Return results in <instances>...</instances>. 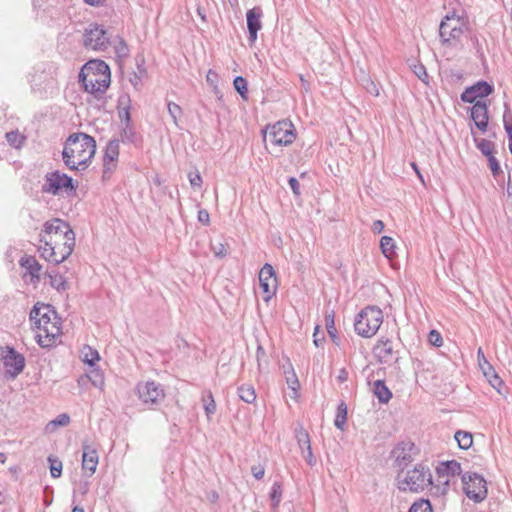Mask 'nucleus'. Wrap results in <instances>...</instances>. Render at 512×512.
Segmentation results:
<instances>
[{
  "instance_id": "nucleus-52",
  "label": "nucleus",
  "mask_w": 512,
  "mask_h": 512,
  "mask_svg": "<svg viewBox=\"0 0 512 512\" xmlns=\"http://www.w3.org/2000/svg\"><path fill=\"white\" fill-rule=\"evenodd\" d=\"M415 75L424 83H428L429 76L426 72V68L422 64L414 66Z\"/></svg>"
},
{
  "instance_id": "nucleus-15",
  "label": "nucleus",
  "mask_w": 512,
  "mask_h": 512,
  "mask_svg": "<svg viewBox=\"0 0 512 512\" xmlns=\"http://www.w3.org/2000/svg\"><path fill=\"white\" fill-rule=\"evenodd\" d=\"M439 34L443 44L449 43L452 39H459L463 34V28L460 19L447 15L440 23Z\"/></svg>"
},
{
  "instance_id": "nucleus-58",
  "label": "nucleus",
  "mask_w": 512,
  "mask_h": 512,
  "mask_svg": "<svg viewBox=\"0 0 512 512\" xmlns=\"http://www.w3.org/2000/svg\"><path fill=\"white\" fill-rule=\"evenodd\" d=\"M288 184H289L290 188L292 189L293 193L296 196H299L301 194V192H300V184H299L298 180L295 177H290L288 179Z\"/></svg>"
},
{
  "instance_id": "nucleus-13",
  "label": "nucleus",
  "mask_w": 512,
  "mask_h": 512,
  "mask_svg": "<svg viewBox=\"0 0 512 512\" xmlns=\"http://www.w3.org/2000/svg\"><path fill=\"white\" fill-rule=\"evenodd\" d=\"M107 31L98 24H90L85 30L83 44L93 50H105L109 45Z\"/></svg>"
},
{
  "instance_id": "nucleus-27",
  "label": "nucleus",
  "mask_w": 512,
  "mask_h": 512,
  "mask_svg": "<svg viewBox=\"0 0 512 512\" xmlns=\"http://www.w3.org/2000/svg\"><path fill=\"white\" fill-rule=\"evenodd\" d=\"M380 249L383 255L388 259H393L396 256L395 241L389 236H383L381 238Z\"/></svg>"
},
{
  "instance_id": "nucleus-3",
  "label": "nucleus",
  "mask_w": 512,
  "mask_h": 512,
  "mask_svg": "<svg viewBox=\"0 0 512 512\" xmlns=\"http://www.w3.org/2000/svg\"><path fill=\"white\" fill-rule=\"evenodd\" d=\"M79 82L87 93L101 99L110 86V68L102 60L89 61L79 73Z\"/></svg>"
},
{
  "instance_id": "nucleus-50",
  "label": "nucleus",
  "mask_w": 512,
  "mask_h": 512,
  "mask_svg": "<svg viewBox=\"0 0 512 512\" xmlns=\"http://www.w3.org/2000/svg\"><path fill=\"white\" fill-rule=\"evenodd\" d=\"M488 165L491 170V173L494 177H497L502 171L499 165L498 160L495 158L494 154L487 157Z\"/></svg>"
},
{
  "instance_id": "nucleus-39",
  "label": "nucleus",
  "mask_w": 512,
  "mask_h": 512,
  "mask_svg": "<svg viewBox=\"0 0 512 512\" xmlns=\"http://www.w3.org/2000/svg\"><path fill=\"white\" fill-rule=\"evenodd\" d=\"M282 499V485L279 482H274L272 485L271 493H270V500L272 503V507L276 509Z\"/></svg>"
},
{
  "instance_id": "nucleus-35",
  "label": "nucleus",
  "mask_w": 512,
  "mask_h": 512,
  "mask_svg": "<svg viewBox=\"0 0 512 512\" xmlns=\"http://www.w3.org/2000/svg\"><path fill=\"white\" fill-rule=\"evenodd\" d=\"M347 421V405L344 402H341L337 407V414L334 420V425L343 430Z\"/></svg>"
},
{
  "instance_id": "nucleus-61",
  "label": "nucleus",
  "mask_w": 512,
  "mask_h": 512,
  "mask_svg": "<svg viewBox=\"0 0 512 512\" xmlns=\"http://www.w3.org/2000/svg\"><path fill=\"white\" fill-rule=\"evenodd\" d=\"M325 341L324 335L322 334L321 337L319 336V326L315 327L314 334H313V342L316 347H320L323 342Z\"/></svg>"
},
{
  "instance_id": "nucleus-9",
  "label": "nucleus",
  "mask_w": 512,
  "mask_h": 512,
  "mask_svg": "<svg viewBox=\"0 0 512 512\" xmlns=\"http://www.w3.org/2000/svg\"><path fill=\"white\" fill-rule=\"evenodd\" d=\"M0 361L8 378H16L25 368V357L10 346L0 347Z\"/></svg>"
},
{
  "instance_id": "nucleus-32",
  "label": "nucleus",
  "mask_w": 512,
  "mask_h": 512,
  "mask_svg": "<svg viewBox=\"0 0 512 512\" xmlns=\"http://www.w3.org/2000/svg\"><path fill=\"white\" fill-rule=\"evenodd\" d=\"M325 326L326 330L331 337L332 341L338 345L337 329L335 327L334 311L327 312L325 315Z\"/></svg>"
},
{
  "instance_id": "nucleus-31",
  "label": "nucleus",
  "mask_w": 512,
  "mask_h": 512,
  "mask_svg": "<svg viewBox=\"0 0 512 512\" xmlns=\"http://www.w3.org/2000/svg\"><path fill=\"white\" fill-rule=\"evenodd\" d=\"M474 142L484 156L488 157L494 154L495 144L492 141L474 137Z\"/></svg>"
},
{
  "instance_id": "nucleus-26",
  "label": "nucleus",
  "mask_w": 512,
  "mask_h": 512,
  "mask_svg": "<svg viewBox=\"0 0 512 512\" xmlns=\"http://www.w3.org/2000/svg\"><path fill=\"white\" fill-rule=\"evenodd\" d=\"M20 265L25 268L31 275L32 279H40V270L42 266L36 260L34 256H25L20 260Z\"/></svg>"
},
{
  "instance_id": "nucleus-36",
  "label": "nucleus",
  "mask_w": 512,
  "mask_h": 512,
  "mask_svg": "<svg viewBox=\"0 0 512 512\" xmlns=\"http://www.w3.org/2000/svg\"><path fill=\"white\" fill-rule=\"evenodd\" d=\"M295 434L298 445L303 452L311 447L309 434L303 427L296 429Z\"/></svg>"
},
{
  "instance_id": "nucleus-30",
  "label": "nucleus",
  "mask_w": 512,
  "mask_h": 512,
  "mask_svg": "<svg viewBox=\"0 0 512 512\" xmlns=\"http://www.w3.org/2000/svg\"><path fill=\"white\" fill-rule=\"evenodd\" d=\"M239 398L246 403H253L256 400L255 389L252 385H241L238 388Z\"/></svg>"
},
{
  "instance_id": "nucleus-24",
  "label": "nucleus",
  "mask_w": 512,
  "mask_h": 512,
  "mask_svg": "<svg viewBox=\"0 0 512 512\" xmlns=\"http://www.w3.org/2000/svg\"><path fill=\"white\" fill-rule=\"evenodd\" d=\"M75 247V240L72 241H64L62 244H59V248H55L56 255L52 258V263L58 265L65 261L73 252Z\"/></svg>"
},
{
  "instance_id": "nucleus-57",
  "label": "nucleus",
  "mask_w": 512,
  "mask_h": 512,
  "mask_svg": "<svg viewBox=\"0 0 512 512\" xmlns=\"http://www.w3.org/2000/svg\"><path fill=\"white\" fill-rule=\"evenodd\" d=\"M188 177L192 187H200L202 185V177L198 172L189 173Z\"/></svg>"
},
{
  "instance_id": "nucleus-6",
  "label": "nucleus",
  "mask_w": 512,
  "mask_h": 512,
  "mask_svg": "<svg viewBox=\"0 0 512 512\" xmlns=\"http://www.w3.org/2000/svg\"><path fill=\"white\" fill-rule=\"evenodd\" d=\"M39 236L40 242L45 243L46 246H59L58 236L66 238L65 241L75 240V233L69 223L59 218L46 221Z\"/></svg>"
},
{
  "instance_id": "nucleus-59",
  "label": "nucleus",
  "mask_w": 512,
  "mask_h": 512,
  "mask_svg": "<svg viewBox=\"0 0 512 512\" xmlns=\"http://www.w3.org/2000/svg\"><path fill=\"white\" fill-rule=\"evenodd\" d=\"M251 472L253 474V476L257 479V480H260L264 477V474H265V469L263 466L261 465H257V466H252L251 467Z\"/></svg>"
},
{
  "instance_id": "nucleus-48",
  "label": "nucleus",
  "mask_w": 512,
  "mask_h": 512,
  "mask_svg": "<svg viewBox=\"0 0 512 512\" xmlns=\"http://www.w3.org/2000/svg\"><path fill=\"white\" fill-rule=\"evenodd\" d=\"M115 53L119 58H125L129 55L128 46L122 38H119L118 43L115 45Z\"/></svg>"
},
{
  "instance_id": "nucleus-29",
  "label": "nucleus",
  "mask_w": 512,
  "mask_h": 512,
  "mask_svg": "<svg viewBox=\"0 0 512 512\" xmlns=\"http://www.w3.org/2000/svg\"><path fill=\"white\" fill-rule=\"evenodd\" d=\"M50 278V285L57 291H65L68 288L67 282L63 275L54 273V271L46 272Z\"/></svg>"
},
{
  "instance_id": "nucleus-19",
  "label": "nucleus",
  "mask_w": 512,
  "mask_h": 512,
  "mask_svg": "<svg viewBox=\"0 0 512 512\" xmlns=\"http://www.w3.org/2000/svg\"><path fill=\"white\" fill-rule=\"evenodd\" d=\"M471 118L474 121L475 126L481 131L486 132L488 127V105L483 100H478L470 109Z\"/></svg>"
},
{
  "instance_id": "nucleus-47",
  "label": "nucleus",
  "mask_w": 512,
  "mask_h": 512,
  "mask_svg": "<svg viewBox=\"0 0 512 512\" xmlns=\"http://www.w3.org/2000/svg\"><path fill=\"white\" fill-rule=\"evenodd\" d=\"M169 115L171 116L174 124L178 126V119L182 115V109L179 105L174 102H168L167 104Z\"/></svg>"
},
{
  "instance_id": "nucleus-2",
  "label": "nucleus",
  "mask_w": 512,
  "mask_h": 512,
  "mask_svg": "<svg viewBox=\"0 0 512 512\" xmlns=\"http://www.w3.org/2000/svg\"><path fill=\"white\" fill-rule=\"evenodd\" d=\"M30 320L41 332L37 335V342L42 348L52 347L61 334L60 323L56 312L49 304H35L30 312Z\"/></svg>"
},
{
  "instance_id": "nucleus-64",
  "label": "nucleus",
  "mask_w": 512,
  "mask_h": 512,
  "mask_svg": "<svg viewBox=\"0 0 512 512\" xmlns=\"http://www.w3.org/2000/svg\"><path fill=\"white\" fill-rule=\"evenodd\" d=\"M348 379V372L346 371L345 368H342L340 371H339V374L337 376V380L340 382V383H343L345 381H347Z\"/></svg>"
},
{
  "instance_id": "nucleus-54",
  "label": "nucleus",
  "mask_w": 512,
  "mask_h": 512,
  "mask_svg": "<svg viewBox=\"0 0 512 512\" xmlns=\"http://www.w3.org/2000/svg\"><path fill=\"white\" fill-rule=\"evenodd\" d=\"M206 81L212 87H214L215 91H217V83H218V74L213 70H209L206 75Z\"/></svg>"
},
{
  "instance_id": "nucleus-16",
  "label": "nucleus",
  "mask_w": 512,
  "mask_h": 512,
  "mask_svg": "<svg viewBox=\"0 0 512 512\" xmlns=\"http://www.w3.org/2000/svg\"><path fill=\"white\" fill-rule=\"evenodd\" d=\"M119 140L112 139L107 143L103 156V179L111 176L117 166L119 157Z\"/></svg>"
},
{
  "instance_id": "nucleus-17",
  "label": "nucleus",
  "mask_w": 512,
  "mask_h": 512,
  "mask_svg": "<svg viewBox=\"0 0 512 512\" xmlns=\"http://www.w3.org/2000/svg\"><path fill=\"white\" fill-rule=\"evenodd\" d=\"M494 87L486 81H478L472 86L467 87L461 94L460 98L466 103H475L477 98H484L492 94Z\"/></svg>"
},
{
  "instance_id": "nucleus-62",
  "label": "nucleus",
  "mask_w": 512,
  "mask_h": 512,
  "mask_svg": "<svg viewBox=\"0 0 512 512\" xmlns=\"http://www.w3.org/2000/svg\"><path fill=\"white\" fill-rule=\"evenodd\" d=\"M503 120H504V128L507 132L509 143H512V123H509L507 121V112L504 113Z\"/></svg>"
},
{
  "instance_id": "nucleus-7",
  "label": "nucleus",
  "mask_w": 512,
  "mask_h": 512,
  "mask_svg": "<svg viewBox=\"0 0 512 512\" xmlns=\"http://www.w3.org/2000/svg\"><path fill=\"white\" fill-rule=\"evenodd\" d=\"M78 185L74 183L72 177L65 173L55 170L48 172L44 176V184L42 185V192L51 195H59L61 192H65L68 195L75 193Z\"/></svg>"
},
{
  "instance_id": "nucleus-34",
  "label": "nucleus",
  "mask_w": 512,
  "mask_h": 512,
  "mask_svg": "<svg viewBox=\"0 0 512 512\" xmlns=\"http://www.w3.org/2000/svg\"><path fill=\"white\" fill-rule=\"evenodd\" d=\"M70 423V416L66 413L59 414L55 419L47 423L45 430L47 432H53L56 427L67 426Z\"/></svg>"
},
{
  "instance_id": "nucleus-63",
  "label": "nucleus",
  "mask_w": 512,
  "mask_h": 512,
  "mask_svg": "<svg viewBox=\"0 0 512 512\" xmlns=\"http://www.w3.org/2000/svg\"><path fill=\"white\" fill-rule=\"evenodd\" d=\"M384 223L381 220H375L372 225V231L375 234H380L384 230Z\"/></svg>"
},
{
  "instance_id": "nucleus-5",
  "label": "nucleus",
  "mask_w": 512,
  "mask_h": 512,
  "mask_svg": "<svg viewBox=\"0 0 512 512\" xmlns=\"http://www.w3.org/2000/svg\"><path fill=\"white\" fill-rule=\"evenodd\" d=\"M382 322V310L376 306H368L357 315L354 328L358 335L370 338L377 333Z\"/></svg>"
},
{
  "instance_id": "nucleus-60",
  "label": "nucleus",
  "mask_w": 512,
  "mask_h": 512,
  "mask_svg": "<svg viewBox=\"0 0 512 512\" xmlns=\"http://www.w3.org/2000/svg\"><path fill=\"white\" fill-rule=\"evenodd\" d=\"M208 397L210 398V402L205 405V411H206V414L209 416V415L215 413V411H216V404H215V401L213 399V396H212L211 392H209Z\"/></svg>"
},
{
  "instance_id": "nucleus-21",
  "label": "nucleus",
  "mask_w": 512,
  "mask_h": 512,
  "mask_svg": "<svg viewBox=\"0 0 512 512\" xmlns=\"http://www.w3.org/2000/svg\"><path fill=\"white\" fill-rule=\"evenodd\" d=\"M415 445L412 442H401L393 450L392 456L400 467H406L413 461Z\"/></svg>"
},
{
  "instance_id": "nucleus-49",
  "label": "nucleus",
  "mask_w": 512,
  "mask_h": 512,
  "mask_svg": "<svg viewBox=\"0 0 512 512\" xmlns=\"http://www.w3.org/2000/svg\"><path fill=\"white\" fill-rule=\"evenodd\" d=\"M211 250L214 253V255L219 258H223L227 254L225 245L219 241L211 243Z\"/></svg>"
},
{
  "instance_id": "nucleus-11",
  "label": "nucleus",
  "mask_w": 512,
  "mask_h": 512,
  "mask_svg": "<svg viewBox=\"0 0 512 512\" xmlns=\"http://www.w3.org/2000/svg\"><path fill=\"white\" fill-rule=\"evenodd\" d=\"M136 392L141 402L150 407L158 406L166 396L163 386L155 381L138 383Z\"/></svg>"
},
{
  "instance_id": "nucleus-22",
  "label": "nucleus",
  "mask_w": 512,
  "mask_h": 512,
  "mask_svg": "<svg viewBox=\"0 0 512 512\" xmlns=\"http://www.w3.org/2000/svg\"><path fill=\"white\" fill-rule=\"evenodd\" d=\"M88 439L82 442L83 455H82V469L89 471V476L93 475L96 471L99 457L96 448L88 443Z\"/></svg>"
},
{
  "instance_id": "nucleus-37",
  "label": "nucleus",
  "mask_w": 512,
  "mask_h": 512,
  "mask_svg": "<svg viewBox=\"0 0 512 512\" xmlns=\"http://www.w3.org/2000/svg\"><path fill=\"white\" fill-rule=\"evenodd\" d=\"M5 137H6L8 144L16 149L20 148L26 139L17 130L7 132Z\"/></svg>"
},
{
  "instance_id": "nucleus-56",
  "label": "nucleus",
  "mask_w": 512,
  "mask_h": 512,
  "mask_svg": "<svg viewBox=\"0 0 512 512\" xmlns=\"http://www.w3.org/2000/svg\"><path fill=\"white\" fill-rule=\"evenodd\" d=\"M198 221L205 226L210 224V215L206 209H201L198 211Z\"/></svg>"
},
{
  "instance_id": "nucleus-53",
  "label": "nucleus",
  "mask_w": 512,
  "mask_h": 512,
  "mask_svg": "<svg viewBox=\"0 0 512 512\" xmlns=\"http://www.w3.org/2000/svg\"><path fill=\"white\" fill-rule=\"evenodd\" d=\"M118 115L123 124L131 123L130 108L128 106L119 109Z\"/></svg>"
},
{
  "instance_id": "nucleus-8",
  "label": "nucleus",
  "mask_w": 512,
  "mask_h": 512,
  "mask_svg": "<svg viewBox=\"0 0 512 512\" xmlns=\"http://www.w3.org/2000/svg\"><path fill=\"white\" fill-rule=\"evenodd\" d=\"M432 474L430 469L424 463L417 464L414 469L409 470L406 477L401 482V489L409 490L412 492H419L424 490L426 487L431 486Z\"/></svg>"
},
{
  "instance_id": "nucleus-51",
  "label": "nucleus",
  "mask_w": 512,
  "mask_h": 512,
  "mask_svg": "<svg viewBox=\"0 0 512 512\" xmlns=\"http://www.w3.org/2000/svg\"><path fill=\"white\" fill-rule=\"evenodd\" d=\"M428 341L430 344L436 347H440L443 344V338L437 330H431L429 332Z\"/></svg>"
},
{
  "instance_id": "nucleus-38",
  "label": "nucleus",
  "mask_w": 512,
  "mask_h": 512,
  "mask_svg": "<svg viewBox=\"0 0 512 512\" xmlns=\"http://www.w3.org/2000/svg\"><path fill=\"white\" fill-rule=\"evenodd\" d=\"M361 85L371 95L376 97L379 96V86L369 76L363 75V77L361 78Z\"/></svg>"
},
{
  "instance_id": "nucleus-33",
  "label": "nucleus",
  "mask_w": 512,
  "mask_h": 512,
  "mask_svg": "<svg viewBox=\"0 0 512 512\" xmlns=\"http://www.w3.org/2000/svg\"><path fill=\"white\" fill-rule=\"evenodd\" d=\"M82 360L84 363L88 364L89 366H94L96 362L100 360V356L97 350L92 349L89 346H86L81 351Z\"/></svg>"
},
{
  "instance_id": "nucleus-28",
  "label": "nucleus",
  "mask_w": 512,
  "mask_h": 512,
  "mask_svg": "<svg viewBox=\"0 0 512 512\" xmlns=\"http://www.w3.org/2000/svg\"><path fill=\"white\" fill-rule=\"evenodd\" d=\"M460 449L467 450L472 446L473 437L470 432L459 430L454 436Z\"/></svg>"
},
{
  "instance_id": "nucleus-44",
  "label": "nucleus",
  "mask_w": 512,
  "mask_h": 512,
  "mask_svg": "<svg viewBox=\"0 0 512 512\" xmlns=\"http://www.w3.org/2000/svg\"><path fill=\"white\" fill-rule=\"evenodd\" d=\"M289 368L291 371H285V374H286V382H287V385L288 387L293 390L294 392H297V390L299 389L300 387V384H299V381H298V378L294 372V369L291 365V363H289Z\"/></svg>"
},
{
  "instance_id": "nucleus-14",
  "label": "nucleus",
  "mask_w": 512,
  "mask_h": 512,
  "mask_svg": "<svg viewBox=\"0 0 512 512\" xmlns=\"http://www.w3.org/2000/svg\"><path fill=\"white\" fill-rule=\"evenodd\" d=\"M437 477L438 481L442 483L443 486H436V493L445 494L449 487V477H454L455 475H460L461 465L456 460H450L446 462H442L437 468Z\"/></svg>"
},
{
  "instance_id": "nucleus-1",
  "label": "nucleus",
  "mask_w": 512,
  "mask_h": 512,
  "mask_svg": "<svg viewBox=\"0 0 512 512\" xmlns=\"http://www.w3.org/2000/svg\"><path fill=\"white\" fill-rule=\"evenodd\" d=\"M96 153L95 139L86 133L70 135L64 144L62 158L70 170H85Z\"/></svg>"
},
{
  "instance_id": "nucleus-45",
  "label": "nucleus",
  "mask_w": 512,
  "mask_h": 512,
  "mask_svg": "<svg viewBox=\"0 0 512 512\" xmlns=\"http://www.w3.org/2000/svg\"><path fill=\"white\" fill-rule=\"evenodd\" d=\"M135 139V131L131 123L123 124L121 131V140L124 143H133Z\"/></svg>"
},
{
  "instance_id": "nucleus-55",
  "label": "nucleus",
  "mask_w": 512,
  "mask_h": 512,
  "mask_svg": "<svg viewBox=\"0 0 512 512\" xmlns=\"http://www.w3.org/2000/svg\"><path fill=\"white\" fill-rule=\"evenodd\" d=\"M256 358H257L258 368H259V370H261L262 369V362L263 361L265 363L267 362L266 359H265L266 358V352H265L264 348L261 345H259L257 347Z\"/></svg>"
},
{
  "instance_id": "nucleus-40",
  "label": "nucleus",
  "mask_w": 512,
  "mask_h": 512,
  "mask_svg": "<svg viewBox=\"0 0 512 512\" xmlns=\"http://www.w3.org/2000/svg\"><path fill=\"white\" fill-rule=\"evenodd\" d=\"M234 89L240 94V96L246 100L248 93V83L247 80L242 76H237L233 81Z\"/></svg>"
},
{
  "instance_id": "nucleus-41",
  "label": "nucleus",
  "mask_w": 512,
  "mask_h": 512,
  "mask_svg": "<svg viewBox=\"0 0 512 512\" xmlns=\"http://www.w3.org/2000/svg\"><path fill=\"white\" fill-rule=\"evenodd\" d=\"M50 473L53 478H59L62 474V462L52 455L48 457Z\"/></svg>"
},
{
  "instance_id": "nucleus-18",
  "label": "nucleus",
  "mask_w": 512,
  "mask_h": 512,
  "mask_svg": "<svg viewBox=\"0 0 512 512\" xmlns=\"http://www.w3.org/2000/svg\"><path fill=\"white\" fill-rule=\"evenodd\" d=\"M259 284L263 292L267 295L265 300H269L277 289V279L272 265L266 263L259 272Z\"/></svg>"
},
{
  "instance_id": "nucleus-46",
  "label": "nucleus",
  "mask_w": 512,
  "mask_h": 512,
  "mask_svg": "<svg viewBox=\"0 0 512 512\" xmlns=\"http://www.w3.org/2000/svg\"><path fill=\"white\" fill-rule=\"evenodd\" d=\"M55 248H59V246H54V245H42L39 247V253H40V256L42 258H44L45 260L49 261L52 263V258L53 256L56 255V251H55Z\"/></svg>"
},
{
  "instance_id": "nucleus-4",
  "label": "nucleus",
  "mask_w": 512,
  "mask_h": 512,
  "mask_svg": "<svg viewBox=\"0 0 512 512\" xmlns=\"http://www.w3.org/2000/svg\"><path fill=\"white\" fill-rule=\"evenodd\" d=\"M263 139L273 146H288L296 139V129L289 120H280L273 125H267L263 130Z\"/></svg>"
},
{
  "instance_id": "nucleus-42",
  "label": "nucleus",
  "mask_w": 512,
  "mask_h": 512,
  "mask_svg": "<svg viewBox=\"0 0 512 512\" xmlns=\"http://www.w3.org/2000/svg\"><path fill=\"white\" fill-rule=\"evenodd\" d=\"M92 385L96 388L102 389L104 387L105 381L104 376L98 369H93L87 374Z\"/></svg>"
},
{
  "instance_id": "nucleus-23",
  "label": "nucleus",
  "mask_w": 512,
  "mask_h": 512,
  "mask_svg": "<svg viewBox=\"0 0 512 512\" xmlns=\"http://www.w3.org/2000/svg\"><path fill=\"white\" fill-rule=\"evenodd\" d=\"M478 363L481 368L484 376L488 379L489 383L493 388L497 391H500V386L503 384L501 378L496 374L494 368L491 364L486 360L484 353L481 348L477 351Z\"/></svg>"
},
{
  "instance_id": "nucleus-20",
  "label": "nucleus",
  "mask_w": 512,
  "mask_h": 512,
  "mask_svg": "<svg viewBox=\"0 0 512 512\" xmlns=\"http://www.w3.org/2000/svg\"><path fill=\"white\" fill-rule=\"evenodd\" d=\"M262 9L260 7H253L246 13L247 28H248V41L250 45L254 44L257 39L258 31L262 28Z\"/></svg>"
},
{
  "instance_id": "nucleus-10",
  "label": "nucleus",
  "mask_w": 512,
  "mask_h": 512,
  "mask_svg": "<svg viewBox=\"0 0 512 512\" xmlns=\"http://www.w3.org/2000/svg\"><path fill=\"white\" fill-rule=\"evenodd\" d=\"M463 490L469 499L481 502L487 496L486 481L478 473H464L461 477Z\"/></svg>"
},
{
  "instance_id": "nucleus-25",
  "label": "nucleus",
  "mask_w": 512,
  "mask_h": 512,
  "mask_svg": "<svg viewBox=\"0 0 512 512\" xmlns=\"http://www.w3.org/2000/svg\"><path fill=\"white\" fill-rule=\"evenodd\" d=\"M373 393L377 397L378 401L383 404H387L392 398V392L386 386L384 380H376L373 383Z\"/></svg>"
},
{
  "instance_id": "nucleus-12",
  "label": "nucleus",
  "mask_w": 512,
  "mask_h": 512,
  "mask_svg": "<svg viewBox=\"0 0 512 512\" xmlns=\"http://www.w3.org/2000/svg\"><path fill=\"white\" fill-rule=\"evenodd\" d=\"M399 343H395L390 339H379L375 345L373 352L378 361L382 364H397L401 358Z\"/></svg>"
},
{
  "instance_id": "nucleus-43",
  "label": "nucleus",
  "mask_w": 512,
  "mask_h": 512,
  "mask_svg": "<svg viewBox=\"0 0 512 512\" xmlns=\"http://www.w3.org/2000/svg\"><path fill=\"white\" fill-rule=\"evenodd\" d=\"M408 512H433L429 500L420 499L412 504Z\"/></svg>"
}]
</instances>
